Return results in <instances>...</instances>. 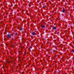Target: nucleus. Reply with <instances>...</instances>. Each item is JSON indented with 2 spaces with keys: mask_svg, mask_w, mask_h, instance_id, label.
Listing matches in <instances>:
<instances>
[{
  "mask_svg": "<svg viewBox=\"0 0 74 74\" xmlns=\"http://www.w3.org/2000/svg\"><path fill=\"white\" fill-rule=\"evenodd\" d=\"M43 28H45V25H42L41 26Z\"/></svg>",
  "mask_w": 74,
  "mask_h": 74,
  "instance_id": "obj_3",
  "label": "nucleus"
},
{
  "mask_svg": "<svg viewBox=\"0 0 74 74\" xmlns=\"http://www.w3.org/2000/svg\"><path fill=\"white\" fill-rule=\"evenodd\" d=\"M4 71H5V70H4Z\"/></svg>",
  "mask_w": 74,
  "mask_h": 74,
  "instance_id": "obj_9",
  "label": "nucleus"
},
{
  "mask_svg": "<svg viewBox=\"0 0 74 74\" xmlns=\"http://www.w3.org/2000/svg\"><path fill=\"white\" fill-rule=\"evenodd\" d=\"M53 29H54V30H56V27H53Z\"/></svg>",
  "mask_w": 74,
  "mask_h": 74,
  "instance_id": "obj_4",
  "label": "nucleus"
},
{
  "mask_svg": "<svg viewBox=\"0 0 74 74\" xmlns=\"http://www.w3.org/2000/svg\"><path fill=\"white\" fill-rule=\"evenodd\" d=\"M7 63H10V62H9V61H7Z\"/></svg>",
  "mask_w": 74,
  "mask_h": 74,
  "instance_id": "obj_6",
  "label": "nucleus"
},
{
  "mask_svg": "<svg viewBox=\"0 0 74 74\" xmlns=\"http://www.w3.org/2000/svg\"><path fill=\"white\" fill-rule=\"evenodd\" d=\"M43 7L44 8H45V6H43Z\"/></svg>",
  "mask_w": 74,
  "mask_h": 74,
  "instance_id": "obj_7",
  "label": "nucleus"
},
{
  "mask_svg": "<svg viewBox=\"0 0 74 74\" xmlns=\"http://www.w3.org/2000/svg\"><path fill=\"white\" fill-rule=\"evenodd\" d=\"M22 73H23V72H22Z\"/></svg>",
  "mask_w": 74,
  "mask_h": 74,
  "instance_id": "obj_10",
  "label": "nucleus"
},
{
  "mask_svg": "<svg viewBox=\"0 0 74 74\" xmlns=\"http://www.w3.org/2000/svg\"><path fill=\"white\" fill-rule=\"evenodd\" d=\"M73 52H74V50H73Z\"/></svg>",
  "mask_w": 74,
  "mask_h": 74,
  "instance_id": "obj_8",
  "label": "nucleus"
},
{
  "mask_svg": "<svg viewBox=\"0 0 74 74\" xmlns=\"http://www.w3.org/2000/svg\"><path fill=\"white\" fill-rule=\"evenodd\" d=\"M62 12L64 13L65 12V10L64 9L63 10Z\"/></svg>",
  "mask_w": 74,
  "mask_h": 74,
  "instance_id": "obj_5",
  "label": "nucleus"
},
{
  "mask_svg": "<svg viewBox=\"0 0 74 74\" xmlns=\"http://www.w3.org/2000/svg\"><path fill=\"white\" fill-rule=\"evenodd\" d=\"M32 34L33 36H35L36 35V33L35 32H33Z\"/></svg>",
  "mask_w": 74,
  "mask_h": 74,
  "instance_id": "obj_2",
  "label": "nucleus"
},
{
  "mask_svg": "<svg viewBox=\"0 0 74 74\" xmlns=\"http://www.w3.org/2000/svg\"><path fill=\"white\" fill-rule=\"evenodd\" d=\"M19 62V61H18V62Z\"/></svg>",
  "mask_w": 74,
  "mask_h": 74,
  "instance_id": "obj_11",
  "label": "nucleus"
},
{
  "mask_svg": "<svg viewBox=\"0 0 74 74\" xmlns=\"http://www.w3.org/2000/svg\"><path fill=\"white\" fill-rule=\"evenodd\" d=\"M6 36L8 38H10L11 37V35L10 34H8Z\"/></svg>",
  "mask_w": 74,
  "mask_h": 74,
  "instance_id": "obj_1",
  "label": "nucleus"
}]
</instances>
